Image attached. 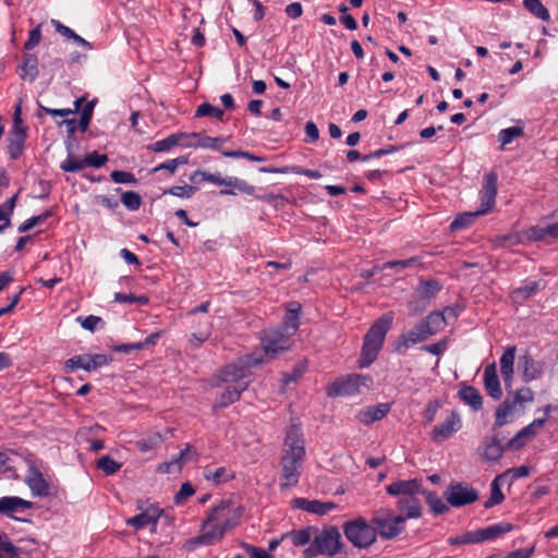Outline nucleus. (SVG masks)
I'll return each instance as SVG.
<instances>
[{
  "instance_id": "13d9d810",
  "label": "nucleus",
  "mask_w": 558,
  "mask_h": 558,
  "mask_svg": "<svg viewBox=\"0 0 558 558\" xmlns=\"http://www.w3.org/2000/svg\"><path fill=\"white\" fill-rule=\"evenodd\" d=\"M110 178L114 183L120 184H136L137 179L132 172L114 170L110 173Z\"/></svg>"
},
{
  "instance_id": "a211bd4d",
  "label": "nucleus",
  "mask_w": 558,
  "mask_h": 558,
  "mask_svg": "<svg viewBox=\"0 0 558 558\" xmlns=\"http://www.w3.org/2000/svg\"><path fill=\"white\" fill-rule=\"evenodd\" d=\"M462 426L460 415L451 412L450 415L441 423L436 425L432 430V440L441 442L450 438Z\"/></svg>"
},
{
  "instance_id": "4d7b16f0",
  "label": "nucleus",
  "mask_w": 558,
  "mask_h": 558,
  "mask_svg": "<svg viewBox=\"0 0 558 558\" xmlns=\"http://www.w3.org/2000/svg\"><path fill=\"white\" fill-rule=\"evenodd\" d=\"M221 154L225 157H228V158H244V159H247L250 161H256V162L265 161V157L257 156V155H254V154H252L250 151L241 150V149H238V150H222Z\"/></svg>"
},
{
  "instance_id": "0eeeda50",
  "label": "nucleus",
  "mask_w": 558,
  "mask_h": 558,
  "mask_svg": "<svg viewBox=\"0 0 558 558\" xmlns=\"http://www.w3.org/2000/svg\"><path fill=\"white\" fill-rule=\"evenodd\" d=\"M371 523L383 539L389 541L398 537L404 530V519L399 517L389 508L376 510L371 519Z\"/></svg>"
},
{
  "instance_id": "e2e57ef3",
  "label": "nucleus",
  "mask_w": 558,
  "mask_h": 558,
  "mask_svg": "<svg viewBox=\"0 0 558 558\" xmlns=\"http://www.w3.org/2000/svg\"><path fill=\"white\" fill-rule=\"evenodd\" d=\"M242 547L251 556V558H274L271 554L267 553L260 547H256L246 543H243Z\"/></svg>"
},
{
  "instance_id": "4c0bfd02",
  "label": "nucleus",
  "mask_w": 558,
  "mask_h": 558,
  "mask_svg": "<svg viewBox=\"0 0 558 558\" xmlns=\"http://www.w3.org/2000/svg\"><path fill=\"white\" fill-rule=\"evenodd\" d=\"M425 497L429 510L435 515H441L449 511V507L442 501V499L435 492L423 489L422 494Z\"/></svg>"
},
{
  "instance_id": "864d4df0",
  "label": "nucleus",
  "mask_w": 558,
  "mask_h": 558,
  "mask_svg": "<svg viewBox=\"0 0 558 558\" xmlns=\"http://www.w3.org/2000/svg\"><path fill=\"white\" fill-rule=\"evenodd\" d=\"M121 202L129 210L135 211L141 207L142 198L138 193L126 191L122 193Z\"/></svg>"
},
{
  "instance_id": "9d476101",
  "label": "nucleus",
  "mask_w": 558,
  "mask_h": 558,
  "mask_svg": "<svg viewBox=\"0 0 558 558\" xmlns=\"http://www.w3.org/2000/svg\"><path fill=\"white\" fill-rule=\"evenodd\" d=\"M534 400V392L529 387L518 389L513 396L506 398L496 409L493 430H496L507 424V417L512 414L517 405L524 407Z\"/></svg>"
},
{
  "instance_id": "f03ea898",
  "label": "nucleus",
  "mask_w": 558,
  "mask_h": 558,
  "mask_svg": "<svg viewBox=\"0 0 558 558\" xmlns=\"http://www.w3.org/2000/svg\"><path fill=\"white\" fill-rule=\"evenodd\" d=\"M281 458V489L296 486L301 476V468L305 458L303 434L299 426L292 425L286 435Z\"/></svg>"
},
{
  "instance_id": "de8ad7c7",
  "label": "nucleus",
  "mask_w": 558,
  "mask_h": 558,
  "mask_svg": "<svg viewBox=\"0 0 558 558\" xmlns=\"http://www.w3.org/2000/svg\"><path fill=\"white\" fill-rule=\"evenodd\" d=\"M448 543L452 546L468 545V544H478L480 536L477 534V530L468 531L462 535L450 536L448 538Z\"/></svg>"
},
{
  "instance_id": "20e7f679",
  "label": "nucleus",
  "mask_w": 558,
  "mask_h": 558,
  "mask_svg": "<svg viewBox=\"0 0 558 558\" xmlns=\"http://www.w3.org/2000/svg\"><path fill=\"white\" fill-rule=\"evenodd\" d=\"M498 174L495 171H489L483 177V185L480 191L481 207L475 211L459 214L456 219L450 223L451 231H458L470 227L474 223L476 218L484 216L493 210L496 204L497 196Z\"/></svg>"
},
{
  "instance_id": "9b49d317",
  "label": "nucleus",
  "mask_w": 558,
  "mask_h": 558,
  "mask_svg": "<svg viewBox=\"0 0 558 558\" xmlns=\"http://www.w3.org/2000/svg\"><path fill=\"white\" fill-rule=\"evenodd\" d=\"M292 335L283 332V330L278 327L265 330L262 338L264 353L276 357L288 351L292 344Z\"/></svg>"
},
{
  "instance_id": "cd10ccee",
  "label": "nucleus",
  "mask_w": 558,
  "mask_h": 558,
  "mask_svg": "<svg viewBox=\"0 0 558 558\" xmlns=\"http://www.w3.org/2000/svg\"><path fill=\"white\" fill-rule=\"evenodd\" d=\"M258 171L262 173H283V174L295 173V174L305 175L310 179H320L323 177V174L318 170L305 169V168H302L301 166H292V167L286 166V167H281V168L260 167L258 169Z\"/></svg>"
},
{
  "instance_id": "774afa93",
  "label": "nucleus",
  "mask_w": 558,
  "mask_h": 558,
  "mask_svg": "<svg viewBox=\"0 0 558 558\" xmlns=\"http://www.w3.org/2000/svg\"><path fill=\"white\" fill-rule=\"evenodd\" d=\"M535 550V546H531L529 548H520L513 551L508 553L505 557L501 558H530Z\"/></svg>"
},
{
  "instance_id": "bb28decb",
  "label": "nucleus",
  "mask_w": 558,
  "mask_h": 558,
  "mask_svg": "<svg viewBox=\"0 0 558 558\" xmlns=\"http://www.w3.org/2000/svg\"><path fill=\"white\" fill-rule=\"evenodd\" d=\"M294 507L304 510L308 513L324 515L330 510L335 509V504L324 502L319 500H308L306 498H295L293 500Z\"/></svg>"
},
{
  "instance_id": "e433bc0d",
  "label": "nucleus",
  "mask_w": 558,
  "mask_h": 558,
  "mask_svg": "<svg viewBox=\"0 0 558 558\" xmlns=\"http://www.w3.org/2000/svg\"><path fill=\"white\" fill-rule=\"evenodd\" d=\"M442 289V284L436 279L429 280H420L415 293L422 300H429L438 294V292Z\"/></svg>"
},
{
  "instance_id": "f257e3e1",
  "label": "nucleus",
  "mask_w": 558,
  "mask_h": 558,
  "mask_svg": "<svg viewBox=\"0 0 558 558\" xmlns=\"http://www.w3.org/2000/svg\"><path fill=\"white\" fill-rule=\"evenodd\" d=\"M263 363L262 353H250L227 364L216 375V386L226 384L225 391L220 395L216 407L222 409L240 400L252 379V368Z\"/></svg>"
},
{
  "instance_id": "c9c22d12",
  "label": "nucleus",
  "mask_w": 558,
  "mask_h": 558,
  "mask_svg": "<svg viewBox=\"0 0 558 558\" xmlns=\"http://www.w3.org/2000/svg\"><path fill=\"white\" fill-rule=\"evenodd\" d=\"M184 138H187V133H173L163 140L148 145L147 148L156 153L168 151L172 147L180 145L181 141Z\"/></svg>"
},
{
  "instance_id": "3c124183",
  "label": "nucleus",
  "mask_w": 558,
  "mask_h": 558,
  "mask_svg": "<svg viewBox=\"0 0 558 558\" xmlns=\"http://www.w3.org/2000/svg\"><path fill=\"white\" fill-rule=\"evenodd\" d=\"M195 117L196 118L213 117V118H216L217 120H222L223 111L219 107H216L211 104L203 102L197 107V109L195 111Z\"/></svg>"
},
{
  "instance_id": "b1692460",
  "label": "nucleus",
  "mask_w": 558,
  "mask_h": 558,
  "mask_svg": "<svg viewBox=\"0 0 558 558\" xmlns=\"http://www.w3.org/2000/svg\"><path fill=\"white\" fill-rule=\"evenodd\" d=\"M187 138H194L195 142H186L183 145L186 147L204 148L211 150H220L222 145L227 142L226 137H211L201 135L199 133H187Z\"/></svg>"
},
{
  "instance_id": "5fc2aeb1",
  "label": "nucleus",
  "mask_w": 558,
  "mask_h": 558,
  "mask_svg": "<svg viewBox=\"0 0 558 558\" xmlns=\"http://www.w3.org/2000/svg\"><path fill=\"white\" fill-rule=\"evenodd\" d=\"M198 189L194 185H175V186H171L170 189H168L167 191H165V194H171L173 196H177V197H181V198H190L192 197L196 191Z\"/></svg>"
},
{
  "instance_id": "c85d7f7f",
  "label": "nucleus",
  "mask_w": 558,
  "mask_h": 558,
  "mask_svg": "<svg viewBox=\"0 0 558 558\" xmlns=\"http://www.w3.org/2000/svg\"><path fill=\"white\" fill-rule=\"evenodd\" d=\"M26 136V130L10 131L8 153L11 159L16 160L22 156Z\"/></svg>"
},
{
  "instance_id": "393cba45",
  "label": "nucleus",
  "mask_w": 558,
  "mask_h": 558,
  "mask_svg": "<svg viewBox=\"0 0 558 558\" xmlns=\"http://www.w3.org/2000/svg\"><path fill=\"white\" fill-rule=\"evenodd\" d=\"M515 357V347L509 345L505 349L500 357V372L505 381V387L509 391L512 383L513 364Z\"/></svg>"
},
{
  "instance_id": "a18cd8bd",
  "label": "nucleus",
  "mask_w": 558,
  "mask_h": 558,
  "mask_svg": "<svg viewBox=\"0 0 558 558\" xmlns=\"http://www.w3.org/2000/svg\"><path fill=\"white\" fill-rule=\"evenodd\" d=\"M20 548L16 547L5 533L0 534V558H15Z\"/></svg>"
},
{
  "instance_id": "6e6552de",
  "label": "nucleus",
  "mask_w": 558,
  "mask_h": 558,
  "mask_svg": "<svg viewBox=\"0 0 558 558\" xmlns=\"http://www.w3.org/2000/svg\"><path fill=\"white\" fill-rule=\"evenodd\" d=\"M373 378L369 375L349 374L332 381L327 387V396L331 398L342 396H355L362 392V388L369 389Z\"/></svg>"
},
{
  "instance_id": "dca6fc26",
  "label": "nucleus",
  "mask_w": 558,
  "mask_h": 558,
  "mask_svg": "<svg viewBox=\"0 0 558 558\" xmlns=\"http://www.w3.org/2000/svg\"><path fill=\"white\" fill-rule=\"evenodd\" d=\"M32 508H34V502L17 496H4L0 498V514L19 522H31V520L17 518L14 513H21Z\"/></svg>"
},
{
  "instance_id": "ddd939ff",
  "label": "nucleus",
  "mask_w": 558,
  "mask_h": 558,
  "mask_svg": "<svg viewBox=\"0 0 558 558\" xmlns=\"http://www.w3.org/2000/svg\"><path fill=\"white\" fill-rule=\"evenodd\" d=\"M108 161L107 155H101L98 151H93L80 159L72 154H69L66 159L61 162L60 168L65 172H77L86 167L100 168Z\"/></svg>"
},
{
  "instance_id": "8fccbe9b",
  "label": "nucleus",
  "mask_w": 558,
  "mask_h": 558,
  "mask_svg": "<svg viewBox=\"0 0 558 558\" xmlns=\"http://www.w3.org/2000/svg\"><path fill=\"white\" fill-rule=\"evenodd\" d=\"M97 468L101 470L105 475L109 476L117 473L122 468V463L113 460L110 456H102L97 461Z\"/></svg>"
},
{
  "instance_id": "0e129e2a",
  "label": "nucleus",
  "mask_w": 558,
  "mask_h": 558,
  "mask_svg": "<svg viewBox=\"0 0 558 558\" xmlns=\"http://www.w3.org/2000/svg\"><path fill=\"white\" fill-rule=\"evenodd\" d=\"M195 493L194 487L189 482L183 483L180 487V490L174 496L175 504H181L186 498L193 496Z\"/></svg>"
},
{
  "instance_id": "4be33fe9",
  "label": "nucleus",
  "mask_w": 558,
  "mask_h": 558,
  "mask_svg": "<svg viewBox=\"0 0 558 558\" xmlns=\"http://www.w3.org/2000/svg\"><path fill=\"white\" fill-rule=\"evenodd\" d=\"M397 508L401 511L399 517H403L404 522L408 519H418L422 517L423 508L416 496L400 497L397 501Z\"/></svg>"
},
{
  "instance_id": "423d86ee",
  "label": "nucleus",
  "mask_w": 558,
  "mask_h": 558,
  "mask_svg": "<svg viewBox=\"0 0 558 558\" xmlns=\"http://www.w3.org/2000/svg\"><path fill=\"white\" fill-rule=\"evenodd\" d=\"M341 535L337 527L331 526L318 532L316 530L312 543L304 549L305 558L317 556L332 557L341 551Z\"/></svg>"
},
{
  "instance_id": "5701e85b",
  "label": "nucleus",
  "mask_w": 558,
  "mask_h": 558,
  "mask_svg": "<svg viewBox=\"0 0 558 558\" xmlns=\"http://www.w3.org/2000/svg\"><path fill=\"white\" fill-rule=\"evenodd\" d=\"M390 403H379L376 405L366 407L359 412L357 418L364 425H371L374 422L384 418L390 412Z\"/></svg>"
},
{
  "instance_id": "338daca9",
  "label": "nucleus",
  "mask_w": 558,
  "mask_h": 558,
  "mask_svg": "<svg viewBox=\"0 0 558 558\" xmlns=\"http://www.w3.org/2000/svg\"><path fill=\"white\" fill-rule=\"evenodd\" d=\"M111 361L112 357L106 354H90V369L96 371L105 365H108Z\"/></svg>"
},
{
  "instance_id": "58836bf2",
  "label": "nucleus",
  "mask_w": 558,
  "mask_h": 558,
  "mask_svg": "<svg viewBox=\"0 0 558 558\" xmlns=\"http://www.w3.org/2000/svg\"><path fill=\"white\" fill-rule=\"evenodd\" d=\"M422 322L432 336L439 332L447 325L444 312L440 311L430 312Z\"/></svg>"
},
{
  "instance_id": "7c9ffc66",
  "label": "nucleus",
  "mask_w": 558,
  "mask_h": 558,
  "mask_svg": "<svg viewBox=\"0 0 558 558\" xmlns=\"http://www.w3.org/2000/svg\"><path fill=\"white\" fill-rule=\"evenodd\" d=\"M513 524L509 522H500L496 524L488 525L483 529H477V534L480 536V542L493 541L499 537L502 534L511 532L513 530Z\"/></svg>"
},
{
  "instance_id": "c756f323",
  "label": "nucleus",
  "mask_w": 558,
  "mask_h": 558,
  "mask_svg": "<svg viewBox=\"0 0 558 558\" xmlns=\"http://www.w3.org/2000/svg\"><path fill=\"white\" fill-rule=\"evenodd\" d=\"M191 446L186 444L185 448L182 449L175 457H173L170 461L161 463L157 471L159 473H172L179 472L183 465V463L191 460Z\"/></svg>"
},
{
  "instance_id": "2eb2a0df",
  "label": "nucleus",
  "mask_w": 558,
  "mask_h": 558,
  "mask_svg": "<svg viewBox=\"0 0 558 558\" xmlns=\"http://www.w3.org/2000/svg\"><path fill=\"white\" fill-rule=\"evenodd\" d=\"M492 436H485L482 445L478 448L481 457L489 462H497L502 457L504 452L507 451L506 444L502 445L505 437L500 432L493 430Z\"/></svg>"
},
{
  "instance_id": "bf43d9fd",
  "label": "nucleus",
  "mask_w": 558,
  "mask_h": 558,
  "mask_svg": "<svg viewBox=\"0 0 558 558\" xmlns=\"http://www.w3.org/2000/svg\"><path fill=\"white\" fill-rule=\"evenodd\" d=\"M41 25H37L35 28L31 29L28 33V38L24 43V49L27 51L33 50L41 40Z\"/></svg>"
},
{
  "instance_id": "f8f14e48",
  "label": "nucleus",
  "mask_w": 558,
  "mask_h": 558,
  "mask_svg": "<svg viewBox=\"0 0 558 558\" xmlns=\"http://www.w3.org/2000/svg\"><path fill=\"white\" fill-rule=\"evenodd\" d=\"M447 502L454 508L464 507L480 498L478 492L462 482H452L444 493Z\"/></svg>"
},
{
  "instance_id": "79ce46f5",
  "label": "nucleus",
  "mask_w": 558,
  "mask_h": 558,
  "mask_svg": "<svg viewBox=\"0 0 558 558\" xmlns=\"http://www.w3.org/2000/svg\"><path fill=\"white\" fill-rule=\"evenodd\" d=\"M90 364V354H80L66 360L64 366L68 372H73L78 368H82L86 372H92Z\"/></svg>"
},
{
  "instance_id": "412c9836",
  "label": "nucleus",
  "mask_w": 558,
  "mask_h": 558,
  "mask_svg": "<svg viewBox=\"0 0 558 558\" xmlns=\"http://www.w3.org/2000/svg\"><path fill=\"white\" fill-rule=\"evenodd\" d=\"M483 381L485 391L492 399L499 400L502 397L496 363L488 364L485 367Z\"/></svg>"
},
{
  "instance_id": "1a4fd4ad",
  "label": "nucleus",
  "mask_w": 558,
  "mask_h": 558,
  "mask_svg": "<svg viewBox=\"0 0 558 558\" xmlns=\"http://www.w3.org/2000/svg\"><path fill=\"white\" fill-rule=\"evenodd\" d=\"M343 533L349 542L357 548H367L376 541V532L372 523L360 517L345 522Z\"/></svg>"
},
{
  "instance_id": "4468645a",
  "label": "nucleus",
  "mask_w": 558,
  "mask_h": 558,
  "mask_svg": "<svg viewBox=\"0 0 558 558\" xmlns=\"http://www.w3.org/2000/svg\"><path fill=\"white\" fill-rule=\"evenodd\" d=\"M137 509L141 510V513L126 520V525L133 526L137 531L145 529L150 523H158L159 519L165 513L163 509L156 505L145 507L142 500L137 501Z\"/></svg>"
},
{
  "instance_id": "a878e982",
  "label": "nucleus",
  "mask_w": 558,
  "mask_h": 558,
  "mask_svg": "<svg viewBox=\"0 0 558 558\" xmlns=\"http://www.w3.org/2000/svg\"><path fill=\"white\" fill-rule=\"evenodd\" d=\"M300 312L301 305L299 303H290L287 307L283 322L278 328L282 329L283 332L294 336L300 326Z\"/></svg>"
},
{
  "instance_id": "ea45409f",
  "label": "nucleus",
  "mask_w": 558,
  "mask_h": 558,
  "mask_svg": "<svg viewBox=\"0 0 558 558\" xmlns=\"http://www.w3.org/2000/svg\"><path fill=\"white\" fill-rule=\"evenodd\" d=\"M506 475L505 474H501V475H498L496 476L492 484H490V496L489 498L484 502V508L485 509H490L493 508L494 506H497V505H500L504 500H505V495L502 494L501 489H500V486H499V481Z\"/></svg>"
},
{
  "instance_id": "49530a36",
  "label": "nucleus",
  "mask_w": 558,
  "mask_h": 558,
  "mask_svg": "<svg viewBox=\"0 0 558 558\" xmlns=\"http://www.w3.org/2000/svg\"><path fill=\"white\" fill-rule=\"evenodd\" d=\"M189 162V157L187 156H179L174 159H169L162 163H159L158 166H156L155 168L151 169V173H156V172H159L161 170H167L169 171L170 173H175V171L178 170V168L180 166H184Z\"/></svg>"
},
{
  "instance_id": "603ef678",
  "label": "nucleus",
  "mask_w": 558,
  "mask_h": 558,
  "mask_svg": "<svg viewBox=\"0 0 558 558\" xmlns=\"http://www.w3.org/2000/svg\"><path fill=\"white\" fill-rule=\"evenodd\" d=\"M52 216V210L48 209L46 211H44L43 214L40 215H37V216H33L31 217L29 219L25 220L20 227H19V232L21 233H24V232H27L28 230H31L32 228L40 225V223H44L48 218H50Z\"/></svg>"
},
{
  "instance_id": "aec40b11",
  "label": "nucleus",
  "mask_w": 558,
  "mask_h": 558,
  "mask_svg": "<svg viewBox=\"0 0 558 558\" xmlns=\"http://www.w3.org/2000/svg\"><path fill=\"white\" fill-rule=\"evenodd\" d=\"M432 337L430 332L426 329L424 323L421 320L412 329L402 333L397 341L396 351L400 352L401 348H409L411 344L427 340Z\"/></svg>"
},
{
  "instance_id": "473e14b6",
  "label": "nucleus",
  "mask_w": 558,
  "mask_h": 558,
  "mask_svg": "<svg viewBox=\"0 0 558 558\" xmlns=\"http://www.w3.org/2000/svg\"><path fill=\"white\" fill-rule=\"evenodd\" d=\"M315 532V527L307 526L301 530H293L283 533V538H287V541H290L296 547H303L313 541Z\"/></svg>"
},
{
  "instance_id": "69168bd1",
  "label": "nucleus",
  "mask_w": 558,
  "mask_h": 558,
  "mask_svg": "<svg viewBox=\"0 0 558 558\" xmlns=\"http://www.w3.org/2000/svg\"><path fill=\"white\" fill-rule=\"evenodd\" d=\"M447 339H441L436 343L423 345L422 350L434 355H440L447 350Z\"/></svg>"
},
{
  "instance_id": "2f4dec72",
  "label": "nucleus",
  "mask_w": 558,
  "mask_h": 558,
  "mask_svg": "<svg viewBox=\"0 0 558 558\" xmlns=\"http://www.w3.org/2000/svg\"><path fill=\"white\" fill-rule=\"evenodd\" d=\"M19 69L22 71L21 78L28 80L33 83L39 75L38 59L36 54L25 53Z\"/></svg>"
},
{
  "instance_id": "a19ab883",
  "label": "nucleus",
  "mask_w": 558,
  "mask_h": 558,
  "mask_svg": "<svg viewBox=\"0 0 558 558\" xmlns=\"http://www.w3.org/2000/svg\"><path fill=\"white\" fill-rule=\"evenodd\" d=\"M524 8L537 19L549 22L550 14L541 0H523Z\"/></svg>"
},
{
  "instance_id": "6ab92c4d",
  "label": "nucleus",
  "mask_w": 558,
  "mask_h": 558,
  "mask_svg": "<svg viewBox=\"0 0 558 558\" xmlns=\"http://www.w3.org/2000/svg\"><path fill=\"white\" fill-rule=\"evenodd\" d=\"M423 489L422 481L417 478L400 480L386 486L387 494L400 497L421 495Z\"/></svg>"
},
{
  "instance_id": "09e8293b",
  "label": "nucleus",
  "mask_w": 558,
  "mask_h": 558,
  "mask_svg": "<svg viewBox=\"0 0 558 558\" xmlns=\"http://www.w3.org/2000/svg\"><path fill=\"white\" fill-rule=\"evenodd\" d=\"M523 135V128L520 126H510L507 129H502L498 134V140L501 144L500 149H505V146L512 143V141L517 137Z\"/></svg>"
},
{
  "instance_id": "680f3d73",
  "label": "nucleus",
  "mask_w": 558,
  "mask_h": 558,
  "mask_svg": "<svg viewBox=\"0 0 558 558\" xmlns=\"http://www.w3.org/2000/svg\"><path fill=\"white\" fill-rule=\"evenodd\" d=\"M440 408L439 400L429 401L424 410L423 417L427 424L432 423L435 420V416Z\"/></svg>"
},
{
  "instance_id": "f3484780",
  "label": "nucleus",
  "mask_w": 558,
  "mask_h": 558,
  "mask_svg": "<svg viewBox=\"0 0 558 558\" xmlns=\"http://www.w3.org/2000/svg\"><path fill=\"white\" fill-rule=\"evenodd\" d=\"M28 469L25 483L34 496L47 497L50 495L49 483L45 480L41 471L35 465L33 460L27 461Z\"/></svg>"
},
{
  "instance_id": "052dcab7",
  "label": "nucleus",
  "mask_w": 558,
  "mask_h": 558,
  "mask_svg": "<svg viewBox=\"0 0 558 558\" xmlns=\"http://www.w3.org/2000/svg\"><path fill=\"white\" fill-rule=\"evenodd\" d=\"M77 322L81 323V326L84 329L89 330L92 332H94L97 329V326L99 324L104 325L102 319L99 316H95V315H88L86 317L80 316V317H77Z\"/></svg>"
},
{
  "instance_id": "39448f33",
  "label": "nucleus",
  "mask_w": 558,
  "mask_h": 558,
  "mask_svg": "<svg viewBox=\"0 0 558 558\" xmlns=\"http://www.w3.org/2000/svg\"><path fill=\"white\" fill-rule=\"evenodd\" d=\"M392 322L393 313L387 312L369 327L364 336L361 356L359 359V366L361 368L368 367L377 359L386 335L392 327Z\"/></svg>"
},
{
  "instance_id": "7ed1b4c3",
  "label": "nucleus",
  "mask_w": 558,
  "mask_h": 558,
  "mask_svg": "<svg viewBox=\"0 0 558 558\" xmlns=\"http://www.w3.org/2000/svg\"><path fill=\"white\" fill-rule=\"evenodd\" d=\"M236 524L238 519L230 514V502L221 501L210 509L207 519L202 524L203 529L208 525H211V529L196 537L187 539L184 544V548L193 550L198 546L211 545L222 539L225 534L235 527Z\"/></svg>"
},
{
  "instance_id": "f704fd0d",
  "label": "nucleus",
  "mask_w": 558,
  "mask_h": 558,
  "mask_svg": "<svg viewBox=\"0 0 558 558\" xmlns=\"http://www.w3.org/2000/svg\"><path fill=\"white\" fill-rule=\"evenodd\" d=\"M203 476L213 482L214 485H220L223 483H228L235 478V474L232 471H229L225 466L217 468L215 470L206 466L203 472Z\"/></svg>"
},
{
  "instance_id": "37998d69",
  "label": "nucleus",
  "mask_w": 558,
  "mask_h": 558,
  "mask_svg": "<svg viewBox=\"0 0 558 558\" xmlns=\"http://www.w3.org/2000/svg\"><path fill=\"white\" fill-rule=\"evenodd\" d=\"M520 364L523 366V378L524 381H531L536 379L541 372L536 366L535 361L530 355H523L520 357Z\"/></svg>"
},
{
  "instance_id": "72a5a7b5",
  "label": "nucleus",
  "mask_w": 558,
  "mask_h": 558,
  "mask_svg": "<svg viewBox=\"0 0 558 558\" xmlns=\"http://www.w3.org/2000/svg\"><path fill=\"white\" fill-rule=\"evenodd\" d=\"M459 398L468 405H470L474 411H478L483 407V397L480 391L469 385H463L459 392Z\"/></svg>"
},
{
  "instance_id": "c03bdc74",
  "label": "nucleus",
  "mask_w": 558,
  "mask_h": 558,
  "mask_svg": "<svg viewBox=\"0 0 558 558\" xmlns=\"http://www.w3.org/2000/svg\"><path fill=\"white\" fill-rule=\"evenodd\" d=\"M422 265L421 257L413 256L407 259L400 260H388L383 265V269H398L403 270L405 268L418 267Z\"/></svg>"
},
{
  "instance_id": "6e6d98bb",
  "label": "nucleus",
  "mask_w": 558,
  "mask_h": 558,
  "mask_svg": "<svg viewBox=\"0 0 558 558\" xmlns=\"http://www.w3.org/2000/svg\"><path fill=\"white\" fill-rule=\"evenodd\" d=\"M541 289V281H532L513 291L515 298L527 299Z\"/></svg>"
}]
</instances>
